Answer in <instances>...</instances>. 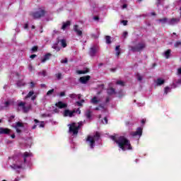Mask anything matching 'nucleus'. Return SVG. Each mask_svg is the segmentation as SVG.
<instances>
[{
	"label": "nucleus",
	"mask_w": 181,
	"mask_h": 181,
	"mask_svg": "<svg viewBox=\"0 0 181 181\" xmlns=\"http://www.w3.org/2000/svg\"><path fill=\"white\" fill-rule=\"evenodd\" d=\"M110 139L112 141H114L122 151L132 149L131 142L124 136H118V134H115L114 136H110Z\"/></svg>",
	"instance_id": "nucleus-1"
},
{
	"label": "nucleus",
	"mask_w": 181,
	"mask_h": 181,
	"mask_svg": "<svg viewBox=\"0 0 181 181\" xmlns=\"http://www.w3.org/2000/svg\"><path fill=\"white\" fill-rule=\"evenodd\" d=\"M33 156L32 153L25 152L23 155V158L24 161L22 162L21 160L16 161L15 163L11 165V169H13L14 170H18V169H23L25 166H26V160L28 158H30Z\"/></svg>",
	"instance_id": "nucleus-2"
},
{
	"label": "nucleus",
	"mask_w": 181,
	"mask_h": 181,
	"mask_svg": "<svg viewBox=\"0 0 181 181\" xmlns=\"http://www.w3.org/2000/svg\"><path fill=\"white\" fill-rule=\"evenodd\" d=\"M83 122H79L78 123L74 122L71 124H68L69 127V134L74 138L77 136L78 134V129L83 127Z\"/></svg>",
	"instance_id": "nucleus-3"
},
{
	"label": "nucleus",
	"mask_w": 181,
	"mask_h": 181,
	"mask_svg": "<svg viewBox=\"0 0 181 181\" xmlns=\"http://www.w3.org/2000/svg\"><path fill=\"white\" fill-rule=\"evenodd\" d=\"M100 141V133L96 132L95 134L88 136L86 144L90 149L95 148V143Z\"/></svg>",
	"instance_id": "nucleus-4"
},
{
	"label": "nucleus",
	"mask_w": 181,
	"mask_h": 181,
	"mask_svg": "<svg viewBox=\"0 0 181 181\" xmlns=\"http://www.w3.org/2000/svg\"><path fill=\"white\" fill-rule=\"evenodd\" d=\"M129 47L130 48V50H132V52H142V50H144V49H145V47H146V44L145 43V42L141 41L140 42H139L136 45L134 46H129Z\"/></svg>",
	"instance_id": "nucleus-5"
},
{
	"label": "nucleus",
	"mask_w": 181,
	"mask_h": 181,
	"mask_svg": "<svg viewBox=\"0 0 181 181\" xmlns=\"http://www.w3.org/2000/svg\"><path fill=\"white\" fill-rule=\"evenodd\" d=\"M34 19H39L43 18L46 15V11L43 9H38L37 11L33 12L30 13Z\"/></svg>",
	"instance_id": "nucleus-6"
},
{
	"label": "nucleus",
	"mask_w": 181,
	"mask_h": 181,
	"mask_svg": "<svg viewBox=\"0 0 181 181\" xmlns=\"http://www.w3.org/2000/svg\"><path fill=\"white\" fill-rule=\"evenodd\" d=\"M32 108V105H28V106L25 105V103L21 102L18 103V110H22L23 112H28Z\"/></svg>",
	"instance_id": "nucleus-7"
},
{
	"label": "nucleus",
	"mask_w": 181,
	"mask_h": 181,
	"mask_svg": "<svg viewBox=\"0 0 181 181\" xmlns=\"http://www.w3.org/2000/svg\"><path fill=\"white\" fill-rule=\"evenodd\" d=\"M130 135L133 136V138H136L137 139H139L141 136H142V128L139 127L137 128L136 132H132L130 133Z\"/></svg>",
	"instance_id": "nucleus-8"
},
{
	"label": "nucleus",
	"mask_w": 181,
	"mask_h": 181,
	"mask_svg": "<svg viewBox=\"0 0 181 181\" xmlns=\"http://www.w3.org/2000/svg\"><path fill=\"white\" fill-rule=\"evenodd\" d=\"M74 32H75L78 37H83V28L75 25H74Z\"/></svg>",
	"instance_id": "nucleus-9"
},
{
	"label": "nucleus",
	"mask_w": 181,
	"mask_h": 181,
	"mask_svg": "<svg viewBox=\"0 0 181 181\" xmlns=\"http://www.w3.org/2000/svg\"><path fill=\"white\" fill-rule=\"evenodd\" d=\"M97 52H98V45H94L90 48L89 54L91 57H94Z\"/></svg>",
	"instance_id": "nucleus-10"
},
{
	"label": "nucleus",
	"mask_w": 181,
	"mask_h": 181,
	"mask_svg": "<svg viewBox=\"0 0 181 181\" xmlns=\"http://www.w3.org/2000/svg\"><path fill=\"white\" fill-rule=\"evenodd\" d=\"M34 122L35 124L32 127V129H36V127H39V128H45V122H40L38 119H35Z\"/></svg>",
	"instance_id": "nucleus-11"
},
{
	"label": "nucleus",
	"mask_w": 181,
	"mask_h": 181,
	"mask_svg": "<svg viewBox=\"0 0 181 181\" xmlns=\"http://www.w3.org/2000/svg\"><path fill=\"white\" fill-rule=\"evenodd\" d=\"M74 114H76V110H65L63 112V116L69 117V118H72V117H74Z\"/></svg>",
	"instance_id": "nucleus-12"
},
{
	"label": "nucleus",
	"mask_w": 181,
	"mask_h": 181,
	"mask_svg": "<svg viewBox=\"0 0 181 181\" xmlns=\"http://www.w3.org/2000/svg\"><path fill=\"white\" fill-rule=\"evenodd\" d=\"M180 22V18H173L170 19H168V24L170 25L171 26H173L175 25H177Z\"/></svg>",
	"instance_id": "nucleus-13"
},
{
	"label": "nucleus",
	"mask_w": 181,
	"mask_h": 181,
	"mask_svg": "<svg viewBox=\"0 0 181 181\" xmlns=\"http://www.w3.org/2000/svg\"><path fill=\"white\" fill-rule=\"evenodd\" d=\"M14 128H15L17 134H21V130L19 128H23V124L21 122H18L16 123Z\"/></svg>",
	"instance_id": "nucleus-14"
},
{
	"label": "nucleus",
	"mask_w": 181,
	"mask_h": 181,
	"mask_svg": "<svg viewBox=\"0 0 181 181\" xmlns=\"http://www.w3.org/2000/svg\"><path fill=\"white\" fill-rule=\"evenodd\" d=\"M179 86H181V78L179 79H175L174 82L172 84L173 88H177Z\"/></svg>",
	"instance_id": "nucleus-15"
},
{
	"label": "nucleus",
	"mask_w": 181,
	"mask_h": 181,
	"mask_svg": "<svg viewBox=\"0 0 181 181\" xmlns=\"http://www.w3.org/2000/svg\"><path fill=\"white\" fill-rule=\"evenodd\" d=\"M90 78V76H82L79 78V81L80 83H81V84H86L87 81H88Z\"/></svg>",
	"instance_id": "nucleus-16"
},
{
	"label": "nucleus",
	"mask_w": 181,
	"mask_h": 181,
	"mask_svg": "<svg viewBox=\"0 0 181 181\" xmlns=\"http://www.w3.org/2000/svg\"><path fill=\"white\" fill-rule=\"evenodd\" d=\"M70 25H71V23H70V21L63 22L61 29L62 30H66L69 29V28H70Z\"/></svg>",
	"instance_id": "nucleus-17"
},
{
	"label": "nucleus",
	"mask_w": 181,
	"mask_h": 181,
	"mask_svg": "<svg viewBox=\"0 0 181 181\" xmlns=\"http://www.w3.org/2000/svg\"><path fill=\"white\" fill-rule=\"evenodd\" d=\"M11 132V129L4 128V127H0V135H8Z\"/></svg>",
	"instance_id": "nucleus-18"
},
{
	"label": "nucleus",
	"mask_w": 181,
	"mask_h": 181,
	"mask_svg": "<svg viewBox=\"0 0 181 181\" xmlns=\"http://www.w3.org/2000/svg\"><path fill=\"white\" fill-rule=\"evenodd\" d=\"M154 83L157 86H163V84H165V79H163L162 78H158L154 81Z\"/></svg>",
	"instance_id": "nucleus-19"
},
{
	"label": "nucleus",
	"mask_w": 181,
	"mask_h": 181,
	"mask_svg": "<svg viewBox=\"0 0 181 181\" xmlns=\"http://www.w3.org/2000/svg\"><path fill=\"white\" fill-rule=\"evenodd\" d=\"M56 106L58 108L62 109V108H67V105L66 103H64L63 102H58L56 103Z\"/></svg>",
	"instance_id": "nucleus-20"
},
{
	"label": "nucleus",
	"mask_w": 181,
	"mask_h": 181,
	"mask_svg": "<svg viewBox=\"0 0 181 181\" xmlns=\"http://www.w3.org/2000/svg\"><path fill=\"white\" fill-rule=\"evenodd\" d=\"M50 57H52V54L47 53V54H45L44 56L43 59H42L41 62L45 63V62H47V60H49V59H50Z\"/></svg>",
	"instance_id": "nucleus-21"
},
{
	"label": "nucleus",
	"mask_w": 181,
	"mask_h": 181,
	"mask_svg": "<svg viewBox=\"0 0 181 181\" xmlns=\"http://www.w3.org/2000/svg\"><path fill=\"white\" fill-rule=\"evenodd\" d=\"M90 103L94 105H97V104L100 103V99L95 96L90 100Z\"/></svg>",
	"instance_id": "nucleus-22"
},
{
	"label": "nucleus",
	"mask_w": 181,
	"mask_h": 181,
	"mask_svg": "<svg viewBox=\"0 0 181 181\" xmlns=\"http://www.w3.org/2000/svg\"><path fill=\"white\" fill-rule=\"evenodd\" d=\"M95 110L96 111H101L102 112H107V108L104 106L100 105L98 107H95Z\"/></svg>",
	"instance_id": "nucleus-23"
},
{
	"label": "nucleus",
	"mask_w": 181,
	"mask_h": 181,
	"mask_svg": "<svg viewBox=\"0 0 181 181\" xmlns=\"http://www.w3.org/2000/svg\"><path fill=\"white\" fill-rule=\"evenodd\" d=\"M91 114H92V112L90 110H87L85 112V117L87 118V119H91Z\"/></svg>",
	"instance_id": "nucleus-24"
},
{
	"label": "nucleus",
	"mask_w": 181,
	"mask_h": 181,
	"mask_svg": "<svg viewBox=\"0 0 181 181\" xmlns=\"http://www.w3.org/2000/svg\"><path fill=\"white\" fill-rule=\"evenodd\" d=\"M169 19H168V18H160L158 20V22H159V23H161L162 25H165V23H168Z\"/></svg>",
	"instance_id": "nucleus-25"
},
{
	"label": "nucleus",
	"mask_w": 181,
	"mask_h": 181,
	"mask_svg": "<svg viewBox=\"0 0 181 181\" xmlns=\"http://www.w3.org/2000/svg\"><path fill=\"white\" fill-rule=\"evenodd\" d=\"M170 91H172V88L169 87V86H166L164 88V93L163 95H168V93H170Z\"/></svg>",
	"instance_id": "nucleus-26"
},
{
	"label": "nucleus",
	"mask_w": 181,
	"mask_h": 181,
	"mask_svg": "<svg viewBox=\"0 0 181 181\" xmlns=\"http://www.w3.org/2000/svg\"><path fill=\"white\" fill-rule=\"evenodd\" d=\"M107 94L109 95H113V94H115V89H114L113 88H110L109 89H107Z\"/></svg>",
	"instance_id": "nucleus-27"
},
{
	"label": "nucleus",
	"mask_w": 181,
	"mask_h": 181,
	"mask_svg": "<svg viewBox=\"0 0 181 181\" xmlns=\"http://www.w3.org/2000/svg\"><path fill=\"white\" fill-rule=\"evenodd\" d=\"M171 52L172 51L170 49H168L167 51H165L164 52V56H165V59H169V57H170Z\"/></svg>",
	"instance_id": "nucleus-28"
},
{
	"label": "nucleus",
	"mask_w": 181,
	"mask_h": 181,
	"mask_svg": "<svg viewBox=\"0 0 181 181\" xmlns=\"http://www.w3.org/2000/svg\"><path fill=\"white\" fill-rule=\"evenodd\" d=\"M105 40H106V43H107V45H110V44L111 43V37L109 36V35H107V36L105 37Z\"/></svg>",
	"instance_id": "nucleus-29"
},
{
	"label": "nucleus",
	"mask_w": 181,
	"mask_h": 181,
	"mask_svg": "<svg viewBox=\"0 0 181 181\" xmlns=\"http://www.w3.org/2000/svg\"><path fill=\"white\" fill-rule=\"evenodd\" d=\"M38 76H42V77H46V70L38 72Z\"/></svg>",
	"instance_id": "nucleus-30"
},
{
	"label": "nucleus",
	"mask_w": 181,
	"mask_h": 181,
	"mask_svg": "<svg viewBox=\"0 0 181 181\" xmlns=\"http://www.w3.org/2000/svg\"><path fill=\"white\" fill-rule=\"evenodd\" d=\"M116 56H119L121 54V52H119V45L116 46Z\"/></svg>",
	"instance_id": "nucleus-31"
},
{
	"label": "nucleus",
	"mask_w": 181,
	"mask_h": 181,
	"mask_svg": "<svg viewBox=\"0 0 181 181\" xmlns=\"http://www.w3.org/2000/svg\"><path fill=\"white\" fill-rule=\"evenodd\" d=\"M33 94H35V92H33V90L30 91L28 94L25 96V98H30V97L33 96Z\"/></svg>",
	"instance_id": "nucleus-32"
},
{
	"label": "nucleus",
	"mask_w": 181,
	"mask_h": 181,
	"mask_svg": "<svg viewBox=\"0 0 181 181\" xmlns=\"http://www.w3.org/2000/svg\"><path fill=\"white\" fill-rule=\"evenodd\" d=\"M61 45L62 47H66L67 44L66 43V40H61Z\"/></svg>",
	"instance_id": "nucleus-33"
},
{
	"label": "nucleus",
	"mask_w": 181,
	"mask_h": 181,
	"mask_svg": "<svg viewBox=\"0 0 181 181\" xmlns=\"http://www.w3.org/2000/svg\"><path fill=\"white\" fill-rule=\"evenodd\" d=\"M11 104H12V103H11V101L5 102L4 108H8Z\"/></svg>",
	"instance_id": "nucleus-34"
},
{
	"label": "nucleus",
	"mask_w": 181,
	"mask_h": 181,
	"mask_svg": "<svg viewBox=\"0 0 181 181\" xmlns=\"http://www.w3.org/2000/svg\"><path fill=\"white\" fill-rule=\"evenodd\" d=\"M116 84H118L119 86H122V87H124V86H125V83L122 81H117L116 82Z\"/></svg>",
	"instance_id": "nucleus-35"
},
{
	"label": "nucleus",
	"mask_w": 181,
	"mask_h": 181,
	"mask_svg": "<svg viewBox=\"0 0 181 181\" xmlns=\"http://www.w3.org/2000/svg\"><path fill=\"white\" fill-rule=\"evenodd\" d=\"M83 103H84V100H81V101H77L76 104L78 107H81L83 106Z\"/></svg>",
	"instance_id": "nucleus-36"
},
{
	"label": "nucleus",
	"mask_w": 181,
	"mask_h": 181,
	"mask_svg": "<svg viewBox=\"0 0 181 181\" xmlns=\"http://www.w3.org/2000/svg\"><path fill=\"white\" fill-rule=\"evenodd\" d=\"M78 74H86V73H88V70L86 71H77Z\"/></svg>",
	"instance_id": "nucleus-37"
},
{
	"label": "nucleus",
	"mask_w": 181,
	"mask_h": 181,
	"mask_svg": "<svg viewBox=\"0 0 181 181\" xmlns=\"http://www.w3.org/2000/svg\"><path fill=\"white\" fill-rule=\"evenodd\" d=\"M17 86L18 87H22V86H25V83H23V81H19L18 82H17Z\"/></svg>",
	"instance_id": "nucleus-38"
},
{
	"label": "nucleus",
	"mask_w": 181,
	"mask_h": 181,
	"mask_svg": "<svg viewBox=\"0 0 181 181\" xmlns=\"http://www.w3.org/2000/svg\"><path fill=\"white\" fill-rule=\"evenodd\" d=\"M54 93V89H51L47 91V95H52V94H53Z\"/></svg>",
	"instance_id": "nucleus-39"
},
{
	"label": "nucleus",
	"mask_w": 181,
	"mask_h": 181,
	"mask_svg": "<svg viewBox=\"0 0 181 181\" xmlns=\"http://www.w3.org/2000/svg\"><path fill=\"white\" fill-rule=\"evenodd\" d=\"M52 49H54V50H57V52H60V47H57V45H54L52 46Z\"/></svg>",
	"instance_id": "nucleus-40"
},
{
	"label": "nucleus",
	"mask_w": 181,
	"mask_h": 181,
	"mask_svg": "<svg viewBox=\"0 0 181 181\" xmlns=\"http://www.w3.org/2000/svg\"><path fill=\"white\" fill-rule=\"evenodd\" d=\"M136 78H137L138 81H142V76H141V74H137Z\"/></svg>",
	"instance_id": "nucleus-41"
},
{
	"label": "nucleus",
	"mask_w": 181,
	"mask_h": 181,
	"mask_svg": "<svg viewBox=\"0 0 181 181\" xmlns=\"http://www.w3.org/2000/svg\"><path fill=\"white\" fill-rule=\"evenodd\" d=\"M62 74L61 73H58L56 74V77L57 78V80H62Z\"/></svg>",
	"instance_id": "nucleus-42"
},
{
	"label": "nucleus",
	"mask_w": 181,
	"mask_h": 181,
	"mask_svg": "<svg viewBox=\"0 0 181 181\" xmlns=\"http://www.w3.org/2000/svg\"><path fill=\"white\" fill-rule=\"evenodd\" d=\"M28 70L29 71H33V70H35V68H33V66H32V64H29L28 65Z\"/></svg>",
	"instance_id": "nucleus-43"
},
{
	"label": "nucleus",
	"mask_w": 181,
	"mask_h": 181,
	"mask_svg": "<svg viewBox=\"0 0 181 181\" xmlns=\"http://www.w3.org/2000/svg\"><path fill=\"white\" fill-rule=\"evenodd\" d=\"M103 124H108V119H107V117H105L103 120L102 121Z\"/></svg>",
	"instance_id": "nucleus-44"
},
{
	"label": "nucleus",
	"mask_w": 181,
	"mask_h": 181,
	"mask_svg": "<svg viewBox=\"0 0 181 181\" xmlns=\"http://www.w3.org/2000/svg\"><path fill=\"white\" fill-rule=\"evenodd\" d=\"M165 0H157L156 5L157 6H159V5H162V2H163Z\"/></svg>",
	"instance_id": "nucleus-45"
},
{
	"label": "nucleus",
	"mask_w": 181,
	"mask_h": 181,
	"mask_svg": "<svg viewBox=\"0 0 181 181\" xmlns=\"http://www.w3.org/2000/svg\"><path fill=\"white\" fill-rule=\"evenodd\" d=\"M32 142H33V139L31 137L28 138V146H30V145H32Z\"/></svg>",
	"instance_id": "nucleus-46"
},
{
	"label": "nucleus",
	"mask_w": 181,
	"mask_h": 181,
	"mask_svg": "<svg viewBox=\"0 0 181 181\" xmlns=\"http://www.w3.org/2000/svg\"><path fill=\"white\" fill-rule=\"evenodd\" d=\"M31 51L33 52H37V46H34L32 49Z\"/></svg>",
	"instance_id": "nucleus-47"
},
{
	"label": "nucleus",
	"mask_w": 181,
	"mask_h": 181,
	"mask_svg": "<svg viewBox=\"0 0 181 181\" xmlns=\"http://www.w3.org/2000/svg\"><path fill=\"white\" fill-rule=\"evenodd\" d=\"M70 98H76L77 97V95L76 93H72L69 95Z\"/></svg>",
	"instance_id": "nucleus-48"
},
{
	"label": "nucleus",
	"mask_w": 181,
	"mask_h": 181,
	"mask_svg": "<svg viewBox=\"0 0 181 181\" xmlns=\"http://www.w3.org/2000/svg\"><path fill=\"white\" fill-rule=\"evenodd\" d=\"M127 36H128V32L124 31L123 33L122 37H124L125 39L127 37Z\"/></svg>",
	"instance_id": "nucleus-49"
},
{
	"label": "nucleus",
	"mask_w": 181,
	"mask_h": 181,
	"mask_svg": "<svg viewBox=\"0 0 181 181\" xmlns=\"http://www.w3.org/2000/svg\"><path fill=\"white\" fill-rule=\"evenodd\" d=\"M177 76H181V67L177 70Z\"/></svg>",
	"instance_id": "nucleus-50"
},
{
	"label": "nucleus",
	"mask_w": 181,
	"mask_h": 181,
	"mask_svg": "<svg viewBox=\"0 0 181 181\" xmlns=\"http://www.w3.org/2000/svg\"><path fill=\"white\" fill-rule=\"evenodd\" d=\"M127 7H128V4H124L122 6V9H127Z\"/></svg>",
	"instance_id": "nucleus-51"
},
{
	"label": "nucleus",
	"mask_w": 181,
	"mask_h": 181,
	"mask_svg": "<svg viewBox=\"0 0 181 181\" xmlns=\"http://www.w3.org/2000/svg\"><path fill=\"white\" fill-rule=\"evenodd\" d=\"M122 23H123L124 26H127V25L128 23V21L123 20L122 21Z\"/></svg>",
	"instance_id": "nucleus-52"
},
{
	"label": "nucleus",
	"mask_w": 181,
	"mask_h": 181,
	"mask_svg": "<svg viewBox=\"0 0 181 181\" xmlns=\"http://www.w3.org/2000/svg\"><path fill=\"white\" fill-rule=\"evenodd\" d=\"M75 113L81 114V110H80V108H78L77 110H75Z\"/></svg>",
	"instance_id": "nucleus-53"
},
{
	"label": "nucleus",
	"mask_w": 181,
	"mask_h": 181,
	"mask_svg": "<svg viewBox=\"0 0 181 181\" xmlns=\"http://www.w3.org/2000/svg\"><path fill=\"white\" fill-rule=\"evenodd\" d=\"M61 63H62V64H66V63H67V58H65L64 59H62V60L61 61Z\"/></svg>",
	"instance_id": "nucleus-54"
},
{
	"label": "nucleus",
	"mask_w": 181,
	"mask_h": 181,
	"mask_svg": "<svg viewBox=\"0 0 181 181\" xmlns=\"http://www.w3.org/2000/svg\"><path fill=\"white\" fill-rule=\"evenodd\" d=\"M36 97H37V95H33V96H32V98H31V100H32L33 101H35V100H36Z\"/></svg>",
	"instance_id": "nucleus-55"
},
{
	"label": "nucleus",
	"mask_w": 181,
	"mask_h": 181,
	"mask_svg": "<svg viewBox=\"0 0 181 181\" xmlns=\"http://www.w3.org/2000/svg\"><path fill=\"white\" fill-rule=\"evenodd\" d=\"M66 95V93L64 92H61L59 94V97H64Z\"/></svg>",
	"instance_id": "nucleus-56"
},
{
	"label": "nucleus",
	"mask_w": 181,
	"mask_h": 181,
	"mask_svg": "<svg viewBox=\"0 0 181 181\" xmlns=\"http://www.w3.org/2000/svg\"><path fill=\"white\" fill-rule=\"evenodd\" d=\"M93 39H98V35H95V34H93L92 35Z\"/></svg>",
	"instance_id": "nucleus-57"
},
{
	"label": "nucleus",
	"mask_w": 181,
	"mask_h": 181,
	"mask_svg": "<svg viewBox=\"0 0 181 181\" xmlns=\"http://www.w3.org/2000/svg\"><path fill=\"white\" fill-rule=\"evenodd\" d=\"M98 88H101L103 90L104 88V84L99 85Z\"/></svg>",
	"instance_id": "nucleus-58"
},
{
	"label": "nucleus",
	"mask_w": 181,
	"mask_h": 181,
	"mask_svg": "<svg viewBox=\"0 0 181 181\" xmlns=\"http://www.w3.org/2000/svg\"><path fill=\"white\" fill-rule=\"evenodd\" d=\"M30 87L31 88H33V87H35V83L30 82Z\"/></svg>",
	"instance_id": "nucleus-59"
},
{
	"label": "nucleus",
	"mask_w": 181,
	"mask_h": 181,
	"mask_svg": "<svg viewBox=\"0 0 181 181\" xmlns=\"http://www.w3.org/2000/svg\"><path fill=\"white\" fill-rule=\"evenodd\" d=\"M28 28H29V24L25 23L24 25V29H28Z\"/></svg>",
	"instance_id": "nucleus-60"
},
{
	"label": "nucleus",
	"mask_w": 181,
	"mask_h": 181,
	"mask_svg": "<svg viewBox=\"0 0 181 181\" xmlns=\"http://www.w3.org/2000/svg\"><path fill=\"white\" fill-rule=\"evenodd\" d=\"M121 4H127V0H120Z\"/></svg>",
	"instance_id": "nucleus-61"
},
{
	"label": "nucleus",
	"mask_w": 181,
	"mask_h": 181,
	"mask_svg": "<svg viewBox=\"0 0 181 181\" xmlns=\"http://www.w3.org/2000/svg\"><path fill=\"white\" fill-rule=\"evenodd\" d=\"M36 54H32L30 56V59H35V57H36Z\"/></svg>",
	"instance_id": "nucleus-62"
},
{
	"label": "nucleus",
	"mask_w": 181,
	"mask_h": 181,
	"mask_svg": "<svg viewBox=\"0 0 181 181\" xmlns=\"http://www.w3.org/2000/svg\"><path fill=\"white\" fill-rule=\"evenodd\" d=\"M93 19L94 21H98L100 18H98V16H94Z\"/></svg>",
	"instance_id": "nucleus-63"
},
{
	"label": "nucleus",
	"mask_w": 181,
	"mask_h": 181,
	"mask_svg": "<svg viewBox=\"0 0 181 181\" xmlns=\"http://www.w3.org/2000/svg\"><path fill=\"white\" fill-rule=\"evenodd\" d=\"M145 122H146V119H143L141 120V124H145Z\"/></svg>",
	"instance_id": "nucleus-64"
}]
</instances>
